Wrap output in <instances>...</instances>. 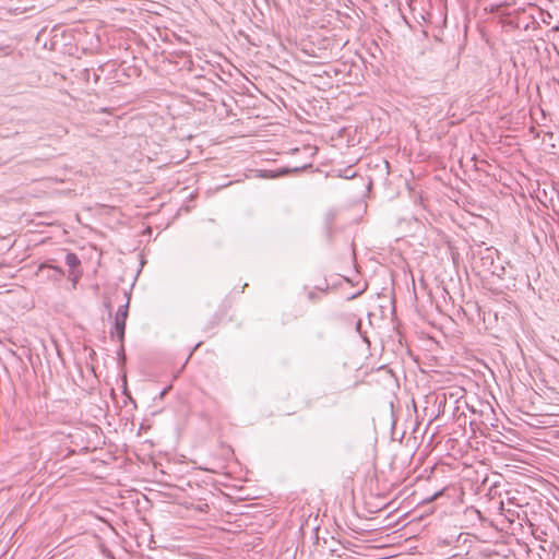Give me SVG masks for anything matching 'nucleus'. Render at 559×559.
<instances>
[{
  "label": "nucleus",
  "mask_w": 559,
  "mask_h": 559,
  "mask_svg": "<svg viewBox=\"0 0 559 559\" xmlns=\"http://www.w3.org/2000/svg\"><path fill=\"white\" fill-rule=\"evenodd\" d=\"M200 345H201V343L195 344L193 350H195Z\"/></svg>",
  "instance_id": "nucleus-11"
},
{
  "label": "nucleus",
  "mask_w": 559,
  "mask_h": 559,
  "mask_svg": "<svg viewBox=\"0 0 559 559\" xmlns=\"http://www.w3.org/2000/svg\"><path fill=\"white\" fill-rule=\"evenodd\" d=\"M124 330H126V321L121 320H115V328L114 331H111V335L116 333L118 335V338L120 342L124 338Z\"/></svg>",
  "instance_id": "nucleus-4"
},
{
  "label": "nucleus",
  "mask_w": 559,
  "mask_h": 559,
  "mask_svg": "<svg viewBox=\"0 0 559 559\" xmlns=\"http://www.w3.org/2000/svg\"><path fill=\"white\" fill-rule=\"evenodd\" d=\"M66 263L69 266V273H73L74 270L79 269L81 261L78 255L73 252H68L66 255Z\"/></svg>",
  "instance_id": "nucleus-3"
},
{
  "label": "nucleus",
  "mask_w": 559,
  "mask_h": 559,
  "mask_svg": "<svg viewBox=\"0 0 559 559\" xmlns=\"http://www.w3.org/2000/svg\"><path fill=\"white\" fill-rule=\"evenodd\" d=\"M559 31V22L557 24H555L554 26H551L550 28V32H557Z\"/></svg>",
  "instance_id": "nucleus-8"
},
{
  "label": "nucleus",
  "mask_w": 559,
  "mask_h": 559,
  "mask_svg": "<svg viewBox=\"0 0 559 559\" xmlns=\"http://www.w3.org/2000/svg\"><path fill=\"white\" fill-rule=\"evenodd\" d=\"M69 276H70V278H71L72 283H73V286H75V284L78 283V281L82 276V272L79 269H76V270H74L73 273H69Z\"/></svg>",
  "instance_id": "nucleus-6"
},
{
  "label": "nucleus",
  "mask_w": 559,
  "mask_h": 559,
  "mask_svg": "<svg viewBox=\"0 0 559 559\" xmlns=\"http://www.w3.org/2000/svg\"><path fill=\"white\" fill-rule=\"evenodd\" d=\"M160 38H162V40H163L164 43H166V41H167V39H168V37H166V36H163V37H160Z\"/></svg>",
  "instance_id": "nucleus-9"
},
{
  "label": "nucleus",
  "mask_w": 559,
  "mask_h": 559,
  "mask_svg": "<svg viewBox=\"0 0 559 559\" xmlns=\"http://www.w3.org/2000/svg\"><path fill=\"white\" fill-rule=\"evenodd\" d=\"M443 491H444V489H441V490H439V491L435 492L431 497L426 498V499L424 500V502H425V503H430V502H432V501L437 500L439 497H441V496L443 495Z\"/></svg>",
  "instance_id": "nucleus-7"
},
{
  "label": "nucleus",
  "mask_w": 559,
  "mask_h": 559,
  "mask_svg": "<svg viewBox=\"0 0 559 559\" xmlns=\"http://www.w3.org/2000/svg\"><path fill=\"white\" fill-rule=\"evenodd\" d=\"M295 43L306 56L320 60L332 57V41L330 37H299V40Z\"/></svg>",
  "instance_id": "nucleus-1"
},
{
  "label": "nucleus",
  "mask_w": 559,
  "mask_h": 559,
  "mask_svg": "<svg viewBox=\"0 0 559 559\" xmlns=\"http://www.w3.org/2000/svg\"><path fill=\"white\" fill-rule=\"evenodd\" d=\"M128 310H129V301H127L126 305L119 307V309L116 313L115 320L127 321Z\"/></svg>",
  "instance_id": "nucleus-5"
},
{
  "label": "nucleus",
  "mask_w": 559,
  "mask_h": 559,
  "mask_svg": "<svg viewBox=\"0 0 559 559\" xmlns=\"http://www.w3.org/2000/svg\"><path fill=\"white\" fill-rule=\"evenodd\" d=\"M354 177V174H350V176L346 175L345 178H352Z\"/></svg>",
  "instance_id": "nucleus-12"
},
{
  "label": "nucleus",
  "mask_w": 559,
  "mask_h": 559,
  "mask_svg": "<svg viewBox=\"0 0 559 559\" xmlns=\"http://www.w3.org/2000/svg\"><path fill=\"white\" fill-rule=\"evenodd\" d=\"M37 275L45 276L49 281L58 282L63 277L64 272L59 266L43 263L38 267Z\"/></svg>",
  "instance_id": "nucleus-2"
},
{
  "label": "nucleus",
  "mask_w": 559,
  "mask_h": 559,
  "mask_svg": "<svg viewBox=\"0 0 559 559\" xmlns=\"http://www.w3.org/2000/svg\"><path fill=\"white\" fill-rule=\"evenodd\" d=\"M135 40L142 41V38L139 36L133 37Z\"/></svg>",
  "instance_id": "nucleus-10"
}]
</instances>
